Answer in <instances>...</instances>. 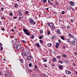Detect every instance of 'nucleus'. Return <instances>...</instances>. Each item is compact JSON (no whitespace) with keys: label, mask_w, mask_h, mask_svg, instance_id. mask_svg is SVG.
<instances>
[{"label":"nucleus","mask_w":77,"mask_h":77,"mask_svg":"<svg viewBox=\"0 0 77 77\" xmlns=\"http://www.w3.org/2000/svg\"><path fill=\"white\" fill-rule=\"evenodd\" d=\"M52 66H53L54 67V66H55V64H52Z\"/></svg>","instance_id":"obj_55"},{"label":"nucleus","mask_w":77,"mask_h":77,"mask_svg":"<svg viewBox=\"0 0 77 77\" xmlns=\"http://www.w3.org/2000/svg\"><path fill=\"white\" fill-rule=\"evenodd\" d=\"M32 59V57L30 56H29L27 57V59L28 60H31Z\"/></svg>","instance_id":"obj_5"},{"label":"nucleus","mask_w":77,"mask_h":77,"mask_svg":"<svg viewBox=\"0 0 77 77\" xmlns=\"http://www.w3.org/2000/svg\"><path fill=\"white\" fill-rule=\"evenodd\" d=\"M61 38L62 39H63V40H65V39L64 38V36H62L61 37Z\"/></svg>","instance_id":"obj_26"},{"label":"nucleus","mask_w":77,"mask_h":77,"mask_svg":"<svg viewBox=\"0 0 77 77\" xmlns=\"http://www.w3.org/2000/svg\"><path fill=\"white\" fill-rule=\"evenodd\" d=\"M66 62H67V63H69V60H66L65 61Z\"/></svg>","instance_id":"obj_54"},{"label":"nucleus","mask_w":77,"mask_h":77,"mask_svg":"<svg viewBox=\"0 0 77 77\" xmlns=\"http://www.w3.org/2000/svg\"><path fill=\"white\" fill-rule=\"evenodd\" d=\"M66 27L67 29H69L70 28V26L69 25H67Z\"/></svg>","instance_id":"obj_21"},{"label":"nucleus","mask_w":77,"mask_h":77,"mask_svg":"<svg viewBox=\"0 0 77 77\" xmlns=\"http://www.w3.org/2000/svg\"><path fill=\"white\" fill-rule=\"evenodd\" d=\"M58 45H55V47H56V48H57H57H58Z\"/></svg>","instance_id":"obj_52"},{"label":"nucleus","mask_w":77,"mask_h":77,"mask_svg":"<svg viewBox=\"0 0 77 77\" xmlns=\"http://www.w3.org/2000/svg\"><path fill=\"white\" fill-rule=\"evenodd\" d=\"M21 47V44L19 42L16 43L14 45V47L16 49H17V50H20V48Z\"/></svg>","instance_id":"obj_1"},{"label":"nucleus","mask_w":77,"mask_h":77,"mask_svg":"<svg viewBox=\"0 0 77 77\" xmlns=\"http://www.w3.org/2000/svg\"><path fill=\"white\" fill-rule=\"evenodd\" d=\"M40 43H41V44H42V43H43V41L42 40H40Z\"/></svg>","instance_id":"obj_33"},{"label":"nucleus","mask_w":77,"mask_h":77,"mask_svg":"<svg viewBox=\"0 0 77 77\" xmlns=\"http://www.w3.org/2000/svg\"><path fill=\"white\" fill-rule=\"evenodd\" d=\"M59 61V63H63V61H61L60 60H58Z\"/></svg>","instance_id":"obj_15"},{"label":"nucleus","mask_w":77,"mask_h":77,"mask_svg":"<svg viewBox=\"0 0 77 77\" xmlns=\"http://www.w3.org/2000/svg\"><path fill=\"white\" fill-rule=\"evenodd\" d=\"M42 1L43 3H46V2H47V0H43Z\"/></svg>","instance_id":"obj_17"},{"label":"nucleus","mask_w":77,"mask_h":77,"mask_svg":"<svg viewBox=\"0 0 77 77\" xmlns=\"http://www.w3.org/2000/svg\"><path fill=\"white\" fill-rule=\"evenodd\" d=\"M18 6V5L17 4H15V5L14 6L15 8H17Z\"/></svg>","instance_id":"obj_16"},{"label":"nucleus","mask_w":77,"mask_h":77,"mask_svg":"<svg viewBox=\"0 0 77 77\" xmlns=\"http://www.w3.org/2000/svg\"><path fill=\"white\" fill-rule=\"evenodd\" d=\"M48 2L50 4H51V2L49 0H48Z\"/></svg>","instance_id":"obj_59"},{"label":"nucleus","mask_w":77,"mask_h":77,"mask_svg":"<svg viewBox=\"0 0 77 77\" xmlns=\"http://www.w3.org/2000/svg\"><path fill=\"white\" fill-rule=\"evenodd\" d=\"M23 31L26 35H30V33H29V30L25 28L23 29Z\"/></svg>","instance_id":"obj_2"},{"label":"nucleus","mask_w":77,"mask_h":77,"mask_svg":"<svg viewBox=\"0 0 77 77\" xmlns=\"http://www.w3.org/2000/svg\"><path fill=\"white\" fill-rule=\"evenodd\" d=\"M32 63H30L29 64V66L30 67L32 66Z\"/></svg>","instance_id":"obj_39"},{"label":"nucleus","mask_w":77,"mask_h":77,"mask_svg":"<svg viewBox=\"0 0 77 77\" xmlns=\"http://www.w3.org/2000/svg\"><path fill=\"white\" fill-rule=\"evenodd\" d=\"M70 21L71 23H74V20L71 19Z\"/></svg>","instance_id":"obj_29"},{"label":"nucleus","mask_w":77,"mask_h":77,"mask_svg":"<svg viewBox=\"0 0 77 77\" xmlns=\"http://www.w3.org/2000/svg\"><path fill=\"white\" fill-rule=\"evenodd\" d=\"M58 41H59V43H61V42H62L61 41H60V39H58Z\"/></svg>","instance_id":"obj_53"},{"label":"nucleus","mask_w":77,"mask_h":77,"mask_svg":"<svg viewBox=\"0 0 77 77\" xmlns=\"http://www.w3.org/2000/svg\"><path fill=\"white\" fill-rule=\"evenodd\" d=\"M62 57H66V54H62Z\"/></svg>","instance_id":"obj_19"},{"label":"nucleus","mask_w":77,"mask_h":77,"mask_svg":"<svg viewBox=\"0 0 77 77\" xmlns=\"http://www.w3.org/2000/svg\"><path fill=\"white\" fill-rule=\"evenodd\" d=\"M59 68L60 69H63V66L60 65L59 66Z\"/></svg>","instance_id":"obj_12"},{"label":"nucleus","mask_w":77,"mask_h":77,"mask_svg":"<svg viewBox=\"0 0 77 77\" xmlns=\"http://www.w3.org/2000/svg\"><path fill=\"white\" fill-rule=\"evenodd\" d=\"M70 44H71V45L73 46H75V41H72L70 42Z\"/></svg>","instance_id":"obj_4"},{"label":"nucleus","mask_w":77,"mask_h":77,"mask_svg":"<svg viewBox=\"0 0 77 77\" xmlns=\"http://www.w3.org/2000/svg\"><path fill=\"white\" fill-rule=\"evenodd\" d=\"M51 43H48V47H51Z\"/></svg>","instance_id":"obj_30"},{"label":"nucleus","mask_w":77,"mask_h":77,"mask_svg":"<svg viewBox=\"0 0 77 77\" xmlns=\"http://www.w3.org/2000/svg\"><path fill=\"white\" fill-rule=\"evenodd\" d=\"M65 28H66V26H63V29H65Z\"/></svg>","instance_id":"obj_49"},{"label":"nucleus","mask_w":77,"mask_h":77,"mask_svg":"<svg viewBox=\"0 0 77 77\" xmlns=\"http://www.w3.org/2000/svg\"><path fill=\"white\" fill-rule=\"evenodd\" d=\"M68 34H69V37H71V34L69 33Z\"/></svg>","instance_id":"obj_45"},{"label":"nucleus","mask_w":77,"mask_h":77,"mask_svg":"<svg viewBox=\"0 0 77 77\" xmlns=\"http://www.w3.org/2000/svg\"><path fill=\"white\" fill-rule=\"evenodd\" d=\"M72 65L74 66H75V64L74 63H73Z\"/></svg>","instance_id":"obj_47"},{"label":"nucleus","mask_w":77,"mask_h":77,"mask_svg":"<svg viewBox=\"0 0 77 77\" xmlns=\"http://www.w3.org/2000/svg\"><path fill=\"white\" fill-rule=\"evenodd\" d=\"M61 14L63 15L64 14H65V12L63 11H62L61 12Z\"/></svg>","instance_id":"obj_41"},{"label":"nucleus","mask_w":77,"mask_h":77,"mask_svg":"<svg viewBox=\"0 0 77 77\" xmlns=\"http://www.w3.org/2000/svg\"><path fill=\"white\" fill-rule=\"evenodd\" d=\"M8 77H10V76H11V74L9 73H8L7 74V76Z\"/></svg>","instance_id":"obj_14"},{"label":"nucleus","mask_w":77,"mask_h":77,"mask_svg":"<svg viewBox=\"0 0 77 77\" xmlns=\"http://www.w3.org/2000/svg\"><path fill=\"white\" fill-rule=\"evenodd\" d=\"M20 61L22 63H23V62L24 61V60H23V59H20Z\"/></svg>","instance_id":"obj_22"},{"label":"nucleus","mask_w":77,"mask_h":77,"mask_svg":"<svg viewBox=\"0 0 77 77\" xmlns=\"http://www.w3.org/2000/svg\"><path fill=\"white\" fill-rule=\"evenodd\" d=\"M48 35H50V32L49 31H48V32H47Z\"/></svg>","instance_id":"obj_46"},{"label":"nucleus","mask_w":77,"mask_h":77,"mask_svg":"<svg viewBox=\"0 0 77 77\" xmlns=\"http://www.w3.org/2000/svg\"><path fill=\"white\" fill-rule=\"evenodd\" d=\"M28 14H29V12L27 11H26L25 12V14L27 15Z\"/></svg>","instance_id":"obj_38"},{"label":"nucleus","mask_w":77,"mask_h":77,"mask_svg":"<svg viewBox=\"0 0 77 77\" xmlns=\"http://www.w3.org/2000/svg\"><path fill=\"white\" fill-rule=\"evenodd\" d=\"M29 23L31 24L33 23V20L32 19H29Z\"/></svg>","instance_id":"obj_7"},{"label":"nucleus","mask_w":77,"mask_h":77,"mask_svg":"<svg viewBox=\"0 0 77 77\" xmlns=\"http://www.w3.org/2000/svg\"><path fill=\"white\" fill-rule=\"evenodd\" d=\"M45 77H48V76H47V75H46L45 74Z\"/></svg>","instance_id":"obj_64"},{"label":"nucleus","mask_w":77,"mask_h":77,"mask_svg":"<svg viewBox=\"0 0 77 77\" xmlns=\"http://www.w3.org/2000/svg\"><path fill=\"white\" fill-rule=\"evenodd\" d=\"M4 18H5V17H3V16H2L1 17V20H3L4 19Z\"/></svg>","instance_id":"obj_42"},{"label":"nucleus","mask_w":77,"mask_h":77,"mask_svg":"<svg viewBox=\"0 0 77 77\" xmlns=\"http://www.w3.org/2000/svg\"><path fill=\"white\" fill-rule=\"evenodd\" d=\"M57 32L58 35H60V29H58L57 30Z\"/></svg>","instance_id":"obj_8"},{"label":"nucleus","mask_w":77,"mask_h":77,"mask_svg":"<svg viewBox=\"0 0 77 77\" xmlns=\"http://www.w3.org/2000/svg\"><path fill=\"white\" fill-rule=\"evenodd\" d=\"M56 38V36H53L51 38L53 39Z\"/></svg>","instance_id":"obj_23"},{"label":"nucleus","mask_w":77,"mask_h":77,"mask_svg":"<svg viewBox=\"0 0 77 77\" xmlns=\"http://www.w3.org/2000/svg\"><path fill=\"white\" fill-rule=\"evenodd\" d=\"M14 40H15V41H17V38H14Z\"/></svg>","instance_id":"obj_63"},{"label":"nucleus","mask_w":77,"mask_h":77,"mask_svg":"<svg viewBox=\"0 0 77 77\" xmlns=\"http://www.w3.org/2000/svg\"><path fill=\"white\" fill-rule=\"evenodd\" d=\"M34 35H32L30 37V38H31V39H34Z\"/></svg>","instance_id":"obj_20"},{"label":"nucleus","mask_w":77,"mask_h":77,"mask_svg":"<svg viewBox=\"0 0 77 77\" xmlns=\"http://www.w3.org/2000/svg\"><path fill=\"white\" fill-rule=\"evenodd\" d=\"M48 9H49V8H45V9L47 10V11H48Z\"/></svg>","instance_id":"obj_60"},{"label":"nucleus","mask_w":77,"mask_h":77,"mask_svg":"<svg viewBox=\"0 0 77 77\" xmlns=\"http://www.w3.org/2000/svg\"><path fill=\"white\" fill-rule=\"evenodd\" d=\"M55 3L57 5H58V4H59V2L57 1Z\"/></svg>","instance_id":"obj_35"},{"label":"nucleus","mask_w":77,"mask_h":77,"mask_svg":"<svg viewBox=\"0 0 77 77\" xmlns=\"http://www.w3.org/2000/svg\"><path fill=\"white\" fill-rule=\"evenodd\" d=\"M57 59H60V57L59 55H58L57 56Z\"/></svg>","instance_id":"obj_51"},{"label":"nucleus","mask_w":77,"mask_h":77,"mask_svg":"<svg viewBox=\"0 0 77 77\" xmlns=\"http://www.w3.org/2000/svg\"><path fill=\"white\" fill-rule=\"evenodd\" d=\"M1 51H2V50H3V47H1Z\"/></svg>","instance_id":"obj_62"},{"label":"nucleus","mask_w":77,"mask_h":77,"mask_svg":"<svg viewBox=\"0 0 77 77\" xmlns=\"http://www.w3.org/2000/svg\"><path fill=\"white\" fill-rule=\"evenodd\" d=\"M66 41H67V42H70V40H69V39L67 38L66 39Z\"/></svg>","instance_id":"obj_31"},{"label":"nucleus","mask_w":77,"mask_h":77,"mask_svg":"<svg viewBox=\"0 0 77 77\" xmlns=\"http://www.w3.org/2000/svg\"><path fill=\"white\" fill-rule=\"evenodd\" d=\"M32 77H37V75H35V74L33 75Z\"/></svg>","instance_id":"obj_34"},{"label":"nucleus","mask_w":77,"mask_h":77,"mask_svg":"<svg viewBox=\"0 0 77 77\" xmlns=\"http://www.w3.org/2000/svg\"><path fill=\"white\" fill-rule=\"evenodd\" d=\"M27 56V54L25 52V56Z\"/></svg>","instance_id":"obj_48"},{"label":"nucleus","mask_w":77,"mask_h":77,"mask_svg":"<svg viewBox=\"0 0 77 77\" xmlns=\"http://www.w3.org/2000/svg\"><path fill=\"white\" fill-rule=\"evenodd\" d=\"M69 4H70L71 6H74V3L71 1L70 2Z\"/></svg>","instance_id":"obj_9"},{"label":"nucleus","mask_w":77,"mask_h":77,"mask_svg":"<svg viewBox=\"0 0 77 77\" xmlns=\"http://www.w3.org/2000/svg\"><path fill=\"white\" fill-rule=\"evenodd\" d=\"M43 36H39V39H42V38H43Z\"/></svg>","instance_id":"obj_25"},{"label":"nucleus","mask_w":77,"mask_h":77,"mask_svg":"<svg viewBox=\"0 0 77 77\" xmlns=\"http://www.w3.org/2000/svg\"><path fill=\"white\" fill-rule=\"evenodd\" d=\"M4 76H5V77H7V74L5 73L4 74Z\"/></svg>","instance_id":"obj_56"},{"label":"nucleus","mask_w":77,"mask_h":77,"mask_svg":"<svg viewBox=\"0 0 77 77\" xmlns=\"http://www.w3.org/2000/svg\"><path fill=\"white\" fill-rule=\"evenodd\" d=\"M43 61L45 62H47V59H43Z\"/></svg>","instance_id":"obj_24"},{"label":"nucleus","mask_w":77,"mask_h":77,"mask_svg":"<svg viewBox=\"0 0 77 77\" xmlns=\"http://www.w3.org/2000/svg\"><path fill=\"white\" fill-rule=\"evenodd\" d=\"M72 38H73V40H75V41L77 40V38H76L75 36L72 37Z\"/></svg>","instance_id":"obj_18"},{"label":"nucleus","mask_w":77,"mask_h":77,"mask_svg":"<svg viewBox=\"0 0 77 77\" xmlns=\"http://www.w3.org/2000/svg\"><path fill=\"white\" fill-rule=\"evenodd\" d=\"M44 66H45V67H46H46H47V64H45L43 65Z\"/></svg>","instance_id":"obj_40"},{"label":"nucleus","mask_w":77,"mask_h":77,"mask_svg":"<svg viewBox=\"0 0 77 77\" xmlns=\"http://www.w3.org/2000/svg\"><path fill=\"white\" fill-rule=\"evenodd\" d=\"M56 60V58H53L52 60L53 62H55Z\"/></svg>","instance_id":"obj_32"},{"label":"nucleus","mask_w":77,"mask_h":77,"mask_svg":"<svg viewBox=\"0 0 77 77\" xmlns=\"http://www.w3.org/2000/svg\"><path fill=\"white\" fill-rule=\"evenodd\" d=\"M48 26H49L50 27H53L54 26V24L52 23H48Z\"/></svg>","instance_id":"obj_3"},{"label":"nucleus","mask_w":77,"mask_h":77,"mask_svg":"<svg viewBox=\"0 0 77 77\" xmlns=\"http://www.w3.org/2000/svg\"><path fill=\"white\" fill-rule=\"evenodd\" d=\"M56 45H60V44H59V43H56Z\"/></svg>","instance_id":"obj_50"},{"label":"nucleus","mask_w":77,"mask_h":77,"mask_svg":"<svg viewBox=\"0 0 77 77\" xmlns=\"http://www.w3.org/2000/svg\"><path fill=\"white\" fill-rule=\"evenodd\" d=\"M12 15H13V13H12V12H11L9 13V15L10 16Z\"/></svg>","instance_id":"obj_37"},{"label":"nucleus","mask_w":77,"mask_h":77,"mask_svg":"<svg viewBox=\"0 0 77 77\" xmlns=\"http://www.w3.org/2000/svg\"><path fill=\"white\" fill-rule=\"evenodd\" d=\"M19 15L21 16L22 15V13H21V12L19 11Z\"/></svg>","instance_id":"obj_28"},{"label":"nucleus","mask_w":77,"mask_h":77,"mask_svg":"<svg viewBox=\"0 0 77 77\" xmlns=\"http://www.w3.org/2000/svg\"><path fill=\"white\" fill-rule=\"evenodd\" d=\"M1 9L2 11H3L4 10V8H3V7H2L1 8Z\"/></svg>","instance_id":"obj_43"},{"label":"nucleus","mask_w":77,"mask_h":77,"mask_svg":"<svg viewBox=\"0 0 77 77\" xmlns=\"http://www.w3.org/2000/svg\"><path fill=\"white\" fill-rule=\"evenodd\" d=\"M35 45H36L38 47H41V46L39 45V43L35 44Z\"/></svg>","instance_id":"obj_13"},{"label":"nucleus","mask_w":77,"mask_h":77,"mask_svg":"<svg viewBox=\"0 0 77 77\" xmlns=\"http://www.w3.org/2000/svg\"><path fill=\"white\" fill-rule=\"evenodd\" d=\"M56 6V4H54L53 5V7H54V8H55Z\"/></svg>","instance_id":"obj_57"},{"label":"nucleus","mask_w":77,"mask_h":77,"mask_svg":"<svg viewBox=\"0 0 77 77\" xmlns=\"http://www.w3.org/2000/svg\"><path fill=\"white\" fill-rule=\"evenodd\" d=\"M40 33L42 34V33H43V30L41 29L40 30Z\"/></svg>","instance_id":"obj_27"},{"label":"nucleus","mask_w":77,"mask_h":77,"mask_svg":"<svg viewBox=\"0 0 77 77\" xmlns=\"http://www.w3.org/2000/svg\"><path fill=\"white\" fill-rule=\"evenodd\" d=\"M22 42H23V43H24V44H26V41H24V40H22Z\"/></svg>","instance_id":"obj_36"},{"label":"nucleus","mask_w":77,"mask_h":77,"mask_svg":"<svg viewBox=\"0 0 77 77\" xmlns=\"http://www.w3.org/2000/svg\"><path fill=\"white\" fill-rule=\"evenodd\" d=\"M65 71L66 74H68V75H69V74H70L71 73V72L70 71H68L66 69L65 70Z\"/></svg>","instance_id":"obj_6"},{"label":"nucleus","mask_w":77,"mask_h":77,"mask_svg":"<svg viewBox=\"0 0 77 77\" xmlns=\"http://www.w3.org/2000/svg\"><path fill=\"white\" fill-rule=\"evenodd\" d=\"M34 67H35V69H36V70L37 71H38V68H37L38 66H36V65H35Z\"/></svg>","instance_id":"obj_11"},{"label":"nucleus","mask_w":77,"mask_h":77,"mask_svg":"<svg viewBox=\"0 0 77 77\" xmlns=\"http://www.w3.org/2000/svg\"><path fill=\"white\" fill-rule=\"evenodd\" d=\"M71 7L70 6H69L67 7V11H70L71 10Z\"/></svg>","instance_id":"obj_10"},{"label":"nucleus","mask_w":77,"mask_h":77,"mask_svg":"<svg viewBox=\"0 0 77 77\" xmlns=\"http://www.w3.org/2000/svg\"><path fill=\"white\" fill-rule=\"evenodd\" d=\"M74 54H75V55H77V53L76 52H75L74 53Z\"/></svg>","instance_id":"obj_58"},{"label":"nucleus","mask_w":77,"mask_h":77,"mask_svg":"<svg viewBox=\"0 0 77 77\" xmlns=\"http://www.w3.org/2000/svg\"><path fill=\"white\" fill-rule=\"evenodd\" d=\"M25 53H23L22 54V56H25Z\"/></svg>","instance_id":"obj_44"},{"label":"nucleus","mask_w":77,"mask_h":77,"mask_svg":"<svg viewBox=\"0 0 77 77\" xmlns=\"http://www.w3.org/2000/svg\"><path fill=\"white\" fill-rule=\"evenodd\" d=\"M11 32H14V31H15V30H14V29H11Z\"/></svg>","instance_id":"obj_61"}]
</instances>
